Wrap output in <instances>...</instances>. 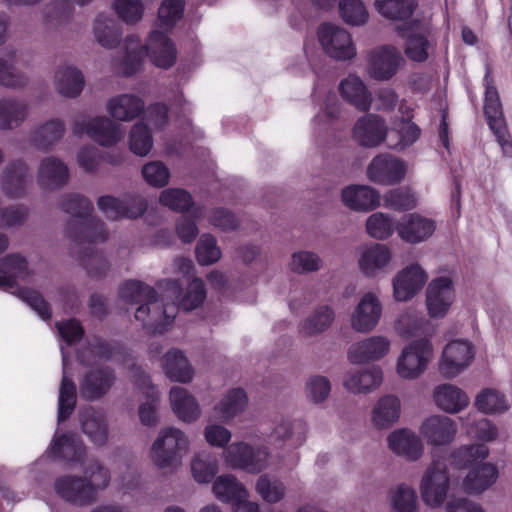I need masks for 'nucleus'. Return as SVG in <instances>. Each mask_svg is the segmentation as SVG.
Instances as JSON below:
<instances>
[{"mask_svg": "<svg viewBox=\"0 0 512 512\" xmlns=\"http://www.w3.org/2000/svg\"><path fill=\"white\" fill-rule=\"evenodd\" d=\"M145 51L154 65L168 69L176 61V48L172 41L161 31L153 30L145 46L139 37L130 35L125 39L123 52L113 63L114 68L121 74L129 76L136 73L142 64Z\"/></svg>", "mask_w": 512, "mask_h": 512, "instance_id": "1", "label": "nucleus"}, {"mask_svg": "<svg viewBox=\"0 0 512 512\" xmlns=\"http://www.w3.org/2000/svg\"><path fill=\"white\" fill-rule=\"evenodd\" d=\"M190 448L186 432L175 426L162 427L149 448V459L157 469L174 473L183 465Z\"/></svg>", "mask_w": 512, "mask_h": 512, "instance_id": "2", "label": "nucleus"}, {"mask_svg": "<svg viewBox=\"0 0 512 512\" xmlns=\"http://www.w3.org/2000/svg\"><path fill=\"white\" fill-rule=\"evenodd\" d=\"M32 274L27 260L20 254H9L0 260V288L16 294L42 319H49L51 316L49 305L37 291L16 288L17 280H26Z\"/></svg>", "mask_w": 512, "mask_h": 512, "instance_id": "3", "label": "nucleus"}, {"mask_svg": "<svg viewBox=\"0 0 512 512\" xmlns=\"http://www.w3.org/2000/svg\"><path fill=\"white\" fill-rule=\"evenodd\" d=\"M451 477L446 461L434 458L424 468L418 485L421 500L431 509L441 508L448 500Z\"/></svg>", "mask_w": 512, "mask_h": 512, "instance_id": "4", "label": "nucleus"}, {"mask_svg": "<svg viewBox=\"0 0 512 512\" xmlns=\"http://www.w3.org/2000/svg\"><path fill=\"white\" fill-rule=\"evenodd\" d=\"M72 132L76 136L85 133L103 147L115 146L124 136L121 125L107 116H76L72 124Z\"/></svg>", "mask_w": 512, "mask_h": 512, "instance_id": "5", "label": "nucleus"}, {"mask_svg": "<svg viewBox=\"0 0 512 512\" xmlns=\"http://www.w3.org/2000/svg\"><path fill=\"white\" fill-rule=\"evenodd\" d=\"M433 357V347L427 339L414 340L406 345L396 361V373L402 379L419 378Z\"/></svg>", "mask_w": 512, "mask_h": 512, "instance_id": "6", "label": "nucleus"}, {"mask_svg": "<svg viewBox=\"0 0 512 512\" xmlns=\"http://www.w3.org/2000/svg\"><path fill=\"white\" fill-rule=\"evenodd\" d=\"M224 458L233 469L258 474L268 468L270 450L263 445L252 446L246 442H236L225 450Z\"/></svg>", "mask_w": 512, "mask_h": 512, "instance_id": "7", "label": "nucleus"}, {"mask_svg": "<svg viewBox=\"0 0 512 512\" xmlns=\"http://www.w3.org/2000/svg\"><path fill=\"white\" fill-rule=\"evenodd\" d=\"M65 233L70 240V253H80L93 244L103 243L108 239L105 224L96 217L88 216L82 220L70 219Z\"/></svg>", "mask_w": 512, "mask_h": 512, "instance_id": "8", "label": "nucleus"}, {"mask_svg": "<svg viewBox=\"0 0 512 512\" xmlns=\"http://www.w3.org/2000/svg\"><path fill=\"white\" fill-rule=\"evenodd\" d=\"M406 61L400 50L392 45L375 47L367 54V73L376 81L392 79Z\"/></svg>", "mask_w": 512, "mask_h": 512, "instance_id": "9", "label": "nucleus"}, {"mask_svg": "<svg viewBox=\"0 0 512 512\" xmlns=\"http://www.w3.org/2000/svg\"><path fill=\"white\" fill-rule=\"evenodd\" d=\"M383 314V304L378 293L365 292L349 315L353 331L368 334L376 329Z\"/></svg>", "mask_w": 512, "mask_h": 512, "instance_id": "10", "label": "nucleus"}, {"mask_svg": "<svg viewBox=\"0 0 512 512\" xmlns=\"http://www.w3.org/2000/svg\"><path fill=\"white\" fill-rule=\"evenodd\" d=\"M177 312L175 303H164L156 296L137 307L135 319L149 332L162 333L172 324Z\"/></svg>", "mask_w": 512, "mask_h": 512, "instance_id": "11", "label": "nucleus"}, {"mask_svg": "<svg viewBox=\"0 0 512 512\" xmlns=\"http://www.w3.org/2000/svg\"><path fill=\"white\" fill-rule=\"evenodd\" d=\"M31 170L22 159L8 162L0 172V190L9 200H19L26 196L31 183Z\"/></svg>", "mask_w": 512, "mask_h": 512, "instance_id": "12", "label": "nucleus"}, {"mask_svg": "<svg viewBox=\"0 0 512 512\" xmlns=\"http://www.w3.org/2000/svg\"><path fill=\"white\" fill-rule=\"evenodd\" d=\"M116 380V373L111 367H93L80 378L79 395L85 401H98L110 392Z\"/></svg>", "mask_w": 512, "mask_h": 512, "instance_id": "13", "label": "nucleus"}, {"mask_svg": "<svg viewBox=\"0 0 512 512\" xmlns=\"http://www.w3.org/2000/svg\"><path fill=\"white\" fill-rule=\"evenodd\" d=\"M318 38L325 53L336 60H350L356 55L351 35L342 27L324 23L318 28Z\"/></svg>", "mask_w": 512, "mask_h": 512, "instance_id": "14", "label": "nucleus"}, {"mask_svg": "<svg viewBox=\"0 0 512 512\" xmlns=\"http://www.w3.org/2000/svg\"><path fill=\"white\" fill-rule=\"evenodd\" d=\"M78 423L81 432L98 448L107 446L110 426L107 413L93 406H85L78 411Z\"/></svg>", "mask_w": 512, "mask_h": 512, "instance_id": "15", "label": "nucleus"}, {"mask_svg": "<svg viewBox=\"0 0 512 512\" xmlns=\"http://www.w3.org/2000/svg\"><path fill=\"white\" fill-rule=\"evenodd\" d=\"M458 427L456 422L445 415L434 414L422 420L419 434L427 445L443 447L450 445L456 438Z\"/></svg>", "mask_w": 512, "mask_h": 512, "instance_id": "16", "label": "nucleus"}, {"mask_svg": "<svg viewBox=\"0 0 512 512\" xmlns=\"http://www.w3.org/2000/svg\"><path fill=\"white\" fill-rule=\"evenodd\" d=\"M407 172L404 160L384 153L374 157L367 167V177L380 185H394L401 182Z\"/></svg>", "mask_w": 512, "mask_h": 512, "instance_id": "17", "label": "nucleus"}, {"mask_svg": "<svg viewBox=\"0 0 512 512\" xmlns=\"http://www.w3.org/2000/svg\"><path fill=\"white\" fill-rule=\"evenodd\" d=\"M474 349L467 340H453L443 349L439 365L441 374L453 378L466 369L474 359Z\"/></svg>", "mask_w": 512, "mask_h": 512, "instance_id": "18", "label": "nucleus"}, {"mask_svg": "<svg viewBox=\"0 0 512 512\" xmlns=\"http://www.w3.org/2000/svg\"><path fill=\"white\" fill-rule=\"evenodd\" d=\"M428 280V274L418 263L401 269L392 280L393 296L396 301L406 302L419 293Z\"/></svg>", "mask_w": 512, "mask_h": 512, "instance_id": "19", "label": "nucleus"}, {"mask_svg": "<svg viewBox=\"0 0 512 512\" xmlns=\"http://www.w3.org/2000/svg\"><path fill=\"white\" fill-rule=\"evenodd\" d=\"M47 454L67 463L78 465L88 455V447L72 432H56L47 449Z\"/></svg>", "mask_w": 512, "mask_h": 512, "instance_id": "20", "label": "nucleus"}, {"mask_svg": "<svg viewBox=\"0 0 512 512\" xmlns=\"http://www.w3.org/2000/svg\"><path fill=\"white\" fill-rule=\"evenodd\" d=\"M387 446L395 455L410 462L419 461L425 453L422 437L409 428L392 431L387 436Z\"/></svg>", "mask_w": 512, "mask_h": 512, "instance_id": "21", "label": "nucleus"}, {"mask_svg": "<svg viewBox=\"0 0 512 512\" xmlns=\"http://www.w3.org/2000/svg\"><path fill=\"white\" fill-rule=\"evenodd\" d=\"M64 120L55 117L37 123L28 134L29 143L38 151H52L64 138Z\"/></svg>", "mask_w": 512, "mask_h": 512, "instance_id": "22", "label": "nucleus"}, {"mask_svg": "<svg viewBox=\"0 0 512 512\" xmlns=\"http://www.w3.org/2000/svg\"><path fill=\"white\" fill-rule=\"evenodd\" d=\"M55 493L65 502L83 507L96 501V496L85 479L77 475H63L54 481Z\"/></svg>", "mask_w": 512, "mask_h": 512, "instance_id": "23", "label": "nucleus"}, {"mask_svg": "<svg viewBox=\"0 0 512 512\" xmlns=\"http://www.w3.org/2000/svg\"><path fill=\"white\" fill-rule=\"evenodd\" d=\"M37 183L47 191H56L66 186L70 179L68 165L59 157L45 156L37 168Z\"/></svg>", "mask_w": 512, "mask_h": 512, "instance_id": "24", "label": "nucleus"}, {"mask_svg": "<svg viewBox=\"0 0 512 512\" xmlns=\"http://www.w3.org/2000/svg\"><path fill=\"white\" fill-rule=\"evenodd\" d=\"M391 341L384 335H373L353 343L348 350V359L353 364L375 362L386 357Z\"/></svg>", "mask_w": 512, "mask_h": 512, "instance_id": "25", "label": "nucleus"}, {"mask_svg": "<svg viewBox=\"0 0 512 512\" xmlns=\"http://www.w3.org/2000/svg\"><path fill=\"white\" fill-rule=\"evenodd\" d=\"M453 300V283L449 277H438L429 283L426 290V305L431 317H444Z\"/></svg>", "mask_w": 512, "mask_h": 512, "instance_id": "26", "label": "nucleus"}, {"mask_svg": "<svg viewBox=\"0 0 512 512\" xmlns=\"http://www.w3.org/2000/svg\"><path fill=\"white\" fill-rule=\"evenodd\" d=\"M397 30L402 37L407 38L404 49L406 56L414 62L426 61L431 48L427 30L418 21H410Z\"/></svg>", "mask_w": 512, "mask_h": 512, "instance_id": "27", "label": "nucleus"}, {"mask_svg": "<svg viewBox=\"0 0 512 512\" xmlns=\"http://www.w3.org/2000/svg\"><path fill=\"white\" fill-rule=\"evenodd\" d=\"M391 259V251L384 244L371 243L357 248L358 267L367 277H374L383 271Z\"/></svg>", "mask_w": 512, "mask_h": 512, "instance_id": "28", "label": "nucleus"}, {"mask_svg": "<svg viewBox=\"0 0 512 512\" xmlns=\"http://www.w3.org/2000/svg\"><path fill=\"white\" fill-rule=\"evenodd\" d=\"M387 127L384 120L375 114L360 117L353 127V138L365 147H376L386 140Z\"/></svg>", "mask_w": 512, "mask_h": 512, "instance_id": "29", "label": "nucleus"}, {"mask_svg": "<svg viewBox=\"0 0 512 512\" xmlns=\"http://www.w3.org/2000/svg\"><path fill=\"white\" fill-rule=\"evenodd\" d=\"M379 192L368 185H349L341 190V201L355 212H369L380 205Z\"/></svg>", "mask_w": 512, "mask_h": 512, "instance_id": "30", "label": "nucleus"}, {"mask_svg": "<svg viewBox=\"0 0 512 512\" xmlns=\"http://www.w3.org/2000/svg\"><path fill=\"white\" fill-rule=\"evenodd\" d=\"M55 91L62 97L73 99L84 89L85 79L82 72L74 65L63 63L56 67L53 76Z\"/></svg>", "mask_w": 512, "mask_h": 512, "instance_id": "31", "label": "nucleus"}, {"mask_svg": "<svg viewBox=\"0 0 512 512\" xmlns=\"http://www.w3.org/2000/svg\"><path fill=\"white\" fill-rule=\"evenodd\" d=\"M169 401L173 413L181 422L191 424L200 419L201 406L186 388L173 386L169 392Z\"/></svg>", "mask_w": 512, "mask_h": 512, "instance_id": "32", "label": "nucleus"}, {"mask_svg": "<svg viewBox=\"0 0 512 512\" xmlns=\"http://www.w3.org/2000/svg\"><path fill=\"white\" fill-rule=\"evenodd\" d=\"M339 93L344 101L354 106L358 111L370 110L373 97L364 81L356 74H349L342 79L338 86Z\"/></svg>", "mask_w": 512, "mask_h": 512, "instance_id": "33", "label": "nucleus"}, {"mask_svg": "<svg viewBox=\"0 0 512 512\" xmlns=\"http://www.w3.org/2000/svg\"><path fill=\"white\" fill-rule=\"evenodd\" d=\"M30 104L21 98L8 96L0 99V130L19 128L30 116Z\"/></svg>", "mask_w": 512, "mask_h": 512, "instance_id": "34", "label": "nucleus"}, {"mask_svg": "<svg viewBox=\"0 0 512 512\" xmlns=\"http://www.w3.org/2000/svg\"><path fill=\"white\" fill-rule=\"evenodd\" d=\"M106 110L113 119L130 122L144 113L145 103L137 95L120 94L109 99Z\"/></svg>", "mask_w": 512, "mask_h": 512, "instance_id": "35", "label": "nucleus"}, {"mask_svg": "<svg viewBox=\"0 0 512 512\" xmlns=\"http://www.w3.org/2000/svg\"><path fill=\"white\" fill-rule=\"evenodd\" d=\"M435 222L418 214H409L397 225L399 237L411 244L428 239L435 231Z\"/></svg>", "mask_w": 512, "mask_h": 512, "instance_id": "36", "label": "nucleus"}, {"mask_svg": "<svg viewBox=\"0 0 512 512\" xmlns=\"http://www.w3.org/2000/svg\"><path fill=\"white\" fill-rule=\"evenodd\" d=\"M382 381V370L373 366L348 372L343 380V386L354 394L369 393L377 389Z\"/></svg>", "mask_w": 512, "mask_h": 512, "instance_id": "37", "label": "nucleus"}, {"mask_svg": "<svg viewBox=\"0 0 512 512\" xmlns=\"http://www.w3.org/2000/svg\"><path fill=\"white\" fill-rule=\"evenodd\" d=\"M400 414V399L395 395H385L379 398L373 406L371 423L376 429H389L398 422Z\"/></svg>", "mask_w": 512, "mask_h": 512, "instance_id": "38", "label": "nucleus"}, {"mask_svg": "<svg viewBox=\"0 0 512 512\" xmlns=\"http://www.w3.org/2000/svg\"><path fill=\"white\" fill-rule=\"evenodd\" d=\"M498 478L497 467L489 462L470 467L463 480V489L469 494H481L492 486Z\"/></svg>", "mask_w": 512, "mask_h": 512, "instance_id": "39", "label": "nucleus"}, {"mask_svg": "<svg viewBox=\"0 0 512 512\" xmlns=\"http://www.w3.org/2000/svg\"><path fill=\"white\" fill-rule=\"evenodd\" d=\"M78 466L83 473L82 479H85L86 485L94 492L96 497L100 491L109 486L111 481L110 470L97 457L87 455Z\"/></svg>", "mask_w": 512, "mask_h": 512, "instance_id": "40", "label": "nucleus"}, {"mask_svg": "<svg viewBox=\"0 0 512 512\" xmlns=\"http://www.w3.org/2000/svg\"><path fill=\"white\" fill-rule=\"evenodd\" d=\"M63 376L59 387L58 422L65 421L74 411L77 401L76 386L68 376V356L61 347Z\"/></svg>", "mask_w": 512, "mask_h": 512, "instance_id": "41", "label": "nucleus"}, {"mask_svg": "<svg viewBox=\"0 0 512 512\" xmlns=\"http://www.w3.org/2000/svg\"><path fill=\"white\" fill-rule=\"evenodd\" d=\"M96 42L106 49L115 48L122 38L121 25L110 15L98 14L92 27Z\"/></svg>", "mask_w": 512, "mask_h": 512, "instance_id": "42", "label": "nucleus"}, {"mask_svg": "<svg viewBox=\"0 0 512 512\" xmlns=\"http://www.w3.org/2000/svg\"><path fill=\"white\" fill-rule=\"evenodd\" d=\"M334 320V309L326 304L319 305L299 324V333L303 337L318 336L327 331Z\"/></svg>", "mask_w": 512, "mask_h": 512, "instance_id": "43", "label": "nucleus"}, {"mask_svg": "<svg viewBox=\"0 0 512 512\" xmlns=\"http://www.w3.org/2000/svg\"><path fill=\"white\" fill-rule=\"evenodd\" d=\"M165 375L172 381L189 383L194 377V370L186 356L178 349L165 353L162 360Z\"/></svg>", "mask_w": 512, "mask_h": 512, "instance_id": "44", "label": "nucleus"}, {"mask_svg": "<svg viewBox=\"0 0 512 512\" xmlns=\"http://www.w3.org/2000/svg\"><path fill=\"white\" fill-rule=\"evenodd\" d=\"M436 406L450 414L457 413L469 404V398L459 387L452 384L437 386L433 392Z\"/></svg>", "mask_w": 512, "mask_h": 512, "instance_id": "45", "label": "nucleus"}, {"mask_svg": "<svg viewBox=\"0 0 512 512\" xmlns=\"http://www.w3.org/2000/svg\"><path fill=\"white\" fill-rule=\"evenodd\" d=\"M212 492L217 500L231 505L242 497H249V491L232 474L218 476L212 484Z\"/></svg>", "mask_w": 512, "mask_h": 512, "instance_id": "46", "label": "nucleus"}, {"mask_svg": "<svg viewBox=\"0 0 512 512\" xmlns=\"http://www.w3.org/2000/svg\"><path fill=\"white\" fill-rule=\"evenodd\" d=\"M72 257L79 261L81 267L87 275L94 279L105 278L111 268V264L102 251L94 247H88L85 251L70 253Z\"/></svg>", "mask_w": 512, "mask_h": 512, "instance_id": "47", "label": "nucleus"}, {"mask_svg": "<svg viewBox=\"0 0 512 512\" xmlns=\"http://www.w3.org/2000/svg\"><path fill=\"white\" fill-rule=\"evenodd\" d=\"M420 129L410 121L401 120L394 123L391 129H387L386 143L391 149L402 151L417 141Z\"/></svg>", "mask_w": 512, "mask_h": 512, "instance_id": "48", "label": "nucleus"}, {"mask_svg": "<svg viewBox=\"0 0 512 512\" xmlns=\"http://www.w3.org/2000/svg\"><path fill=\"white\" fill-rule=\"evenodd\" d=\"M485 81V101H484V114L487 118L490 129L499 128L506 125L502 105L498 95L497 89L492 84V79L487 73L484 78Z\"/></svg>", "mask_w": 512, "mask_h": 512, "instance_id": "49", "label": "nucleus"}, {"mask_svg": "<svg viewBox=\"0 0 512 512\" xmlns=\"http://www.w3.org/2000/svg\"><path fill=\"white\" fill-rule=\"evenodd\" d=\"M389 504L393 512H418L419 503L416 490L401 483L389 492Z\"/></svg>", "mask_w": 512, "mask_h": 512, "instance_id": "50", "label": "nucleus"}, {"mask_svg": "<svg viewBox=\"0 0 512 512\" xmlns=\"http://www.w3.org/2000/svg\"><path fill=\"white\" fill-rule=\"evenodd\" d=\"M321 256L310 250H299L291 255L288 267L296 274L306 275L318 272L323 267Z\"/></svg>", "mask_w": 512, "mask_h": 512, "instance_id": "51", "label": "nucleus"}, {"mask_svg": "<svg viewBox=\"0 0 512 512\" xmlns=\"http://www.w3.org/2000/svg\"><path fill=\"white\" fill-rule=\"evenodd\" d=\"M247 406V396L244 390L235 388L230 390L215 407L221 419L229 421L242 413Z\"/></svg>", "mask_w": 512, "mask_h": 512, "instance_id": "52", "label": "nucleus"}, {"mask_svg": "<svg viewBox=\"0 0 512 512\" xmlns=\"http://www.w3.org/2000/svg\"><path fill=\"white\" fill-rule=\"evenodd\" d=\"M129 149L139 156H147L153 148V136L147 123L139 121L135 123L129 132Z\"/></svg>", "mask_w": 512, "mask_h": 512, "instance_id": "53", "label": "nucleus"}, {"mask_svg": "<svg viewBox=\"0 0 512 512\" xmlns=\"http://www.w3.org/2000/svg\"><path fill=\"white\" fill-rule=\"evenodd\" d=\"M58 206L65 213L71 215V219L82 220L90 216L93 211L92 202L78 193L64 194L58 201Z\"/></svg>", "mask_w": 512, "mask_h": 512, "instance_id": "54", "label": "nucleus"}, {"mask_svg": "<svg viewBox=\"0 0 512 512\" xmlns=\"http://www.w3.org/2000/svg\"><path fill=\"white\" fill-rule=\"evenodd\" d=\"M119 296L125 303L139 304L140 306L156 297L157 292L154 288L141 281L128 280L120 287Z\"/></svg>", "mask_w": 512, "mask_h": 512, "instance_id": "55", "label": "nucleus"}, {"mask_svg": "<svg viewBox=\"0 0 512 512\" xmlns=\"http://www.w3.org/2000/svg\"><path fill=\"white\" fill-rule=\"evenodd\" d=\"M191 473L198 483H209L218 472L217 459L206 452H200L191 460Z\"/></svg>", "mask_w": 512, "mask_h": 512, "instance_id": "56", "label": "nucleus"}, {"mask_svg": "<svg viewBox=\"0 0 512 512\" xmlns=\"http://www.w3.org/2000/svg\"><path fill=\"white\" fill-rule=\"evenodd\" d=\"M73 10L70 0H53L43 7V22L51 28H56L69 20Z\"/></svg>", "mask_w": 512, "mask_h": 512, "instance_id": "57", "label": "nucleus"}, {"mask_svg": "<svg viewBox=\"0 0 512 512\" xmlns=\"http://www.w3.org/2000/svg\"><path fill=\"white\" fill-rule=\"evenodd\" d=\"M375 6L384 17L400 21L408 20L416 7L411 0H375Z\"/></svg>", "mask_w": 512, "mask_h": 512, "instance_id": "58", "label": "nucleus"}, {"mask_svg": "<svg viewBox=\"0 0 512 512\" xmlns=\"http://www.w3.org/2000/svg\"><path fill=\"white\" fill-rule=\"evenodd\" d=\"M489 454V449L484 444H473L462 446L454 450L451 454L453 464L458 468L473 467L478 465L479 461L485 459Z\"/></svg>", "mask_w": 512, "mask_h": 512, "instance_id": "59", "label": "nucleus"}, {"mask_svg": "<svg viewBox=\"0 0 512 512\" xmlns=\"http://www.w3.org/2000/svg\"><path fill=\"white\" fill-rule=\"evenodd\" d=\"M255 491L263 501L275 504L280 502L286 493L283 482L278 479L271 478L269 475H261L255 484Z\"/></svg>", "mask_w": 512, "mask_h": 512, "instance_id": "60", "label": "nucleus"}, {"mask_svg": "<svg viewBox=\"0 0 512 512\" xmlns=\"http://www.w3.org/2000/svg\"><path fill=\"white\" fill-rule=\"evenodd\" d=\"M395 229H397L395 221L388 214L382 212L373 213L366 220V232L377 240L389 238Z\"/></svg>", "mask_w": 512, "mask_h": 512, "instance_id": "61", "label": "nucleus"}, {"mask_svg": "<svg viewBox=\"0 0 512 512\" xmlns=\"http://www.w3.org/2000/svg\"><path fill=\"white\" fill-rule=\"evenodd\" d=\"M159 202L175 212H186L193 206L191 194L182 188L163 190L159 195Z\"/></svg>", "mask_w": 512, "mask_h": 512, "instance_id": "62", "label": "nucleus"}, {"mask_svg": "<svg viewBox=\"0 0 512 512\" xmlns=\"http://www.w3.org/2000/svg\"><path fill=\"white\" fill-rule=\"evenodd\" d=\"M28 84L29 77L24 72L18 70L5 58L0 57V86L12 90H21L26 88Z\"/></svg>", "mask_w": 512, "mask_h": 512, "instance_id": "63", "label": "nucleus"}, {"mask_svg": "<svg viewBox=\"0 0 512 512\" xmlns=\"http://www.w3.org/2000/svg\"><path fill=\"white\" fill-rule=\"evenodd\" d=\"M141 174L145 182L155 188H163L169 184L171 173L162 161L154 160L143 165Z\"/></svg>", "mask_w": 512, "mask_h": 512, "instance_id": "64", "label": "nucleus"}]
</instances>
